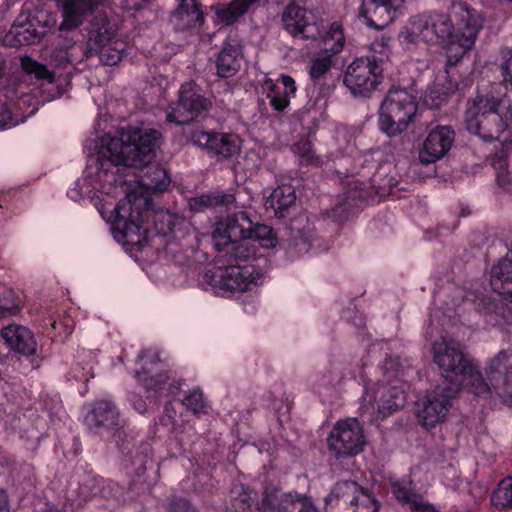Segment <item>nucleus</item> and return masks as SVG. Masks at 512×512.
<instances>
[{
	"label": "nucleus",
	"mask_w": 512,
	"mask_h": 512,
	"mask_svg": "<svg viewBox=\"0 0 512 512\" xmlns=\"http://www.w3.org/2000/svg\"><path fill=\"white\" fill-rule=\"evenodd\" d=\"M210 102L203 97L194 82L181 86L179 101L176 107L167 112V121L176 124H187L203 112L208 111Z\"/></svg>",
	"instance_id": "obj_18"
},
{
	"label": "nucleus",
	"mask_w": 512,
	"mask_h": 512,
	"mask_svg": "<svg viewBox=\"0 0 512 512\" xmlns=\"http://www.w3.org/2000/svg\"><path fill=\"white\" fill-rule=\"evenodd\" d=\"M497 247L505 250L506 255L491 267L490 285L495 293L512 303V247H508L502 240H498L488 248V255L492 253V249Z\"/></svg>",
	"instance_id": "obj_23"
},
{
	"label": "nucleus",
	"mask_w": 512,
	"mask_h": 512,
	"mask_svg": "<svg viewBox=\"0 0 512 512\" xmlns=\"http://www.w3.org/2000/svg\"><path fill=\"white\" fill-rule=\"evenodd\" d=\"M512 353L501 350L486 367L490 390L494 389L503 402L512 407Z\"/></svg>",
	"instance_id": "obj_20"
},
{
	"label": "nucleus",
	"mask_w": 512,
	"mask_h": 512,
	"mask_svg": "<svg viewBox=\"0 0 512 512\" xmlns=\"http://www.w3.org/2000/svg\"><path fill=\"white\" fill-rule=\"evenodd\" d=\"M383 72L382 58L360 57L347 66L343 83L354 96L369 97L383 82Z\"/></svg>",
	"instance_id": "obj_15"
},
{
	"label": "nucleus",
	"mask_w": 512,
	"mask_h": 512,
	"mask_svg": "<svg viewBox=\"0 0 512 512\" xmlns=\"http://www.w3.org/2000/svg\"><path fill=\"white\" fill-rule=\"evenodd\" d=\"M326 512H378L380 503L368 487L340 480L324 499Z\"/></svg>",
	"instance_id": "obj_14"
},
{
	"label": "nucleus",
	"mask_w": 512,
	"mask_h": 512,
	"mask_svg": "<svg viewBox=\"0 0 512 512\" xmlns=\"http://www.w3.org/2000/svg\"><path fill=\"white\" fill-rule=\"evenodd\" d=\"M512 120V106L505 96L478 95L466 112V128L484 141L499 140Z\"/></svg>",
	"instance_id": "obj_10"
},
{
	"label": "nucleus",
	"mask_w": 512,
	"mask_h": 512,
	"mask_svg": "<svg viewBox=\"0 0 512 512\" xmlns=\"http://www.w3.org/2000/svg\"><path fill=\"white\" fill-rule=\"evenodd\" d=\"M0 512H11L8 496L4 491H0Z\"/></svg>",
	"instance_id": "obj_57"
},
{
	"label": "nucleus",
	"mask_w": 512,
	"mask_h": 512,
	"mask_svg": "<svg viewBox=\"0 0 512 512\" xmlns=\"http://www.w3.org/2000/svg\"><path fill=\"white\" fill-rule=\"evenodd\" d=\"M296 203L295 190L290 185L275 188L265 201L266 210L272 209L275 217L281 219L289 215L290 209Z\"/></svg>",
	"instance_id": "obj_32"
},
{
	"label": "nucleus",
	"mask_w": 512,
	"mask_h": 512,
	"mask_svg": "<svg viewBox=\"0 0 512 512\" xmlns=\"http://www.w3.org/2000/svg\"><path fill=\"white\" fill-rule=\"evenodd\" d=\"M97 487L93 488L91 494L93 496L100 495L104 498L112 497L117 503L125 502L127 498L124 496L123 488L117 483L105 480L103 477H94Z\"/></svg>",
	"instance_id": "obj_39"
},
{
	"label": "nucleus",
	"mask_w": 512,
	"mask_h": 512,
	"mask_svg": "<svg viewBox=\"0 0 512 512\" xmlns=\"http://www.w3.org/2000/svg\"><path fill=\"white\" fill-rule=\"evenodd\" d=\"M44 512H62L57 506H49L47 505Z\"/></svg>",
	"instance_id": "obj_58"
},
{
	"label": "nucleus",
	"mask_w": 512,
	"mask_h": 512,
	"mask_svg": "<svg viewBox=\"0 0 512 512\" xmlns=\"http://www.w3.org/2000/svg\"><path fill=\"white\" fill-rule=\"evenodd\" d=\"M100 126H101L100 122H99V121H97V123H96V127H95V132H96V134L98 133V131H99V129H100Z\"/></svg>",
	"instance_id": "obj_63"
},
{
	"label": "nucleus",
	"mask_w": 512,
	"mask_h": 512,
	"mask_svg": "<svg viewBox=\"0 0 512 512\" xmlns=\"http://www.w3.org/2000/svg\"><path fill=\"white\" fill-rule=\"evenodd\" d=\"M389 43V38L382 37L380 40H376L371 44V49L376 52L382 53Z\"/></svg>",
	"instance_id": "obj_56"
},
{
	"label": "nucleus",
	"mask_w": 512,
	"mask_h": 512,
	"mask_svg": "<svg viewBox=\"0 0 512 512\" xmlns=\"http://www.w3.org/2000/svg\"><path fill=\"white\" fill-rule=\"evenodd\" d=\"M119 449L122 454V466L129 475H143L148 463L152 462L153 450L149 441H142L137 446L123 442Z\"/></svg>",
	"instance_id": "obj_25"
},
{
	"label": "nucleus",
	"mask_w": 512,
	"mask_h": 512,
	"mask_svg": "<svg viewBox=\"0 0 512 512\" xmlns=\"http://www.w3.org/2000/svg\"><path fill=\"white\" fill-rule=\"evenodd\" d=\"M85 423L95 434L113 432V435L121 437L123 427L120 412L112 401L101 399L93 402L85 416Z\"/></svg>",
	"instance_id": "obj_21"
},
{
	"label": "nucleus",
	"mask_w": 512,
	"mask_h": 512,
	"mask_svg": "<svg viewBox=\"0 0 512 512\" xmlns=\"http://www.w3.org/2000/svg\"><path fill=\"white\" fill-rule=\"evenodd\" d=\"M406 0H362L358 15L371 28L382 30L403 14Z\"/></svg>",
	"instance_id": "obj_19"
},
{
	"label": "nucleus",
	"mask_w": 512,
	"mask_h": 512,
	"mask_svg": "<svg viewBox=\"0 0 512 512\" xmlns=\"http://www.w3.org/2000/svg\"><path fill=\"white\" fill-rule=\"evenodd\" d=\"M404 367L405 365L398 356H387L383 362L382 369L384 374L395 373L397 375L404 370Z\"/></svg>",
	"instance_id": "obj_48"
},
{
	"label": "nucleus",
	"mask_w": 512,
	"mask_h": 512,
	"mask_svg": "<svg viewBox=\"0 0 512 512\" xmlns=\"http://www.w3.org/2000/svg\"><path fill=\"white\" fill-rule=\"evenodd\" d=\"M428 67H432V69L435 70L437 68L435 60H430L428 63Z\"/></svg>",
	"instance_id": "obj_61"
},
{
	"label": "nucleus",
	"mask_w": 512,
	"mask_h": 512,
	"mask_svg": "<svg viewBox=\"0 0 512 512\" xmlns=\"http://www.w3.org/2000/svg\"><path fill=\"white\" fill-rule=\"evenodd\" d=\"M257 1L258 0H233L228 5H217L213 7L216 20L224 25L233 24Z\"/></svg>",
	"instance_id": "obj_34"
},
{
	"label": "nucleus",
	"mask_w": 512,
	"mask_h": 512,
	"mask_svg": "<svg viewBox=\"0 0 512 512\" xmlns=\"http://www.w3.org/2000/svg\"><path fill=\"white\" fill-rule=\"evenodd\" d=\"M288 251L291 254L303 255L311 252V225L307 224L303 229L298 230L289 242Z\"/></svg>",
	"instance_id": "obj_40"
},
{
	"label": "nucleus",
	"mask_w": 512,
	"mask_h": 512,
	"mask_svg": "<svg viewBox=\"0 0 512 512\" xmlns=\"http://www.w3.org/2000/svg\"><path fill=\"white\" fill-rule=\"evenodd\" d=\"M470 214V211L468 208H462L460 212V217H466Z\"/></svg>",
	"instance_id": "obj_59"
},
{
	"label": "nucleus",
	"mask_w": 512,
	"mask_h": 512,
	"mask_svg": "<svg viewBox=\"0 0 512 512\" xmlns=\"http://www.w3.org/2000/svg\"><path fill=\"white\" fill-rule=\"evenodd\" d=\"M478 300L477 309L480 313L489 314L495 311L497 304L491 297L481 296Z\"/></svg>",
	"instance_id": "obj_51"
},
{
	"label": "nucleus",
	"mask_w": 512,
	"mask_h": 512,
	"mask_svg": "<svg viewBox=\"0 0 512 512\" xmlns=\"http://www.w3.org/2000/svg\"><path fill=\"white\" fill-rule=\"evenodd\" d=\"M88 374H89V371L87 370L86 372H83L81 377H78L75 375L76 378H78L79 380H82V379H87L88 377Z\"/></svg>",
	"instance_id": "obj_60"
},
{
	"label": "nucleus",
	"mask_w": 512,
	"mask_h": 512,
	"mask_svg": "<svg viewBox=\"0 0 512 512\" xmlns=\"http://www.w3.org/2000/svg\"><path fill=\"white\" fill-rule=\"evenodd\" d=\"M193 141L209 151L210 154L225 159L238 158L242 150L241 137L232 132H195Z\"/></svg>",
	"instance_id": "obj_22"
},
{
	"label": "nucleus",
	"mask_w": 512,
	"mask_h": 512,
	"mask_svg": "<svg viewBox=\"0 0 512 512\" xmlns=\"http://www.w3.org/2000/svg\"><path fill=\"white\" fill-rule=\"evenodd\" d=\"M131 404L133 405V408L140 414H143L146 412L147 410V404H146V401L140 397V396H137L135 394H133L130 398H129Z\"/></svg>",
	"instance_id": "obj_53"
},
{
	"label": "nucleus",
	"mask_w": 512,
	"mask_h": 512,
	"mask_svg": "<svg viewBox=\"0 0 512 512\" xmlns=\"http://www.w3.org/2000/svg\"><path fill=\"white\" fill-rule=\"evenodd\" d=\"M170 23L175 30L186 31L203 25L204 16L198 0H180L170 15Z\"/></svg>",
	"instance_id": "obj_27"
},
{
	"label": "nucleus",
	"mask_w": 512,
	"mask_h": 512,
	"mask_svg": "<svg viewBox=\"0 0 512 512\" xmlns=\"http://www.w3.org/2000/svg\"><path fill=\"white\" fill-rule=\"evenodd\" d=\"M63 7L61 29H71L79 26L86 13L98 6L104 0H58Z\"/></svg>",
	"instance_id": "obj_31"
},
{
	"label": "nucleus",
	"mask_w": 512,
	"mask_h": 512,
	"mask_svg": "<svg viewBox=\"0 0 512 512\" xmlns=\"http://www.w3.org/2000/svg\"><path fill=\"white\" fill-rule=\"evenodd\" d=\"M137 361L141 366L134 371V377L147 391L169 399L165 404V411L168 413L170 405L180 394L184 380L170 377L166 364L161 360L160 353L156 349H142L137 356Z\"/></svg>",
	"instance_id": "obj_11"
},
{
	"label": "nucleus",
	"mask_w": 512,
	"mask_h": 512,
	"mask_svg": "<svg viewBox=\"0 0 512 512\" xmlns=\"http://www.w3.org/2000/svg\"><path fill=\"white\" fill-rule=\"evenodd\" d=\"M168 512H197V509L184 497L175 496L168 502Z\"/></svg>",
	"instance_id": "obj_47"
},
{
	"label": "nucleus",
	"mask_w": 512,
	"mask_h": 512,
	"mask_svg": "<svg viewBox=\"0 0 512 512\" xmlns=\"http://www.w3.org/2000/svg\"><path fill=\"white\" fill-rule=\"evenodd\" d=\"M454 141L455 132L450 126L437 125L423 141L419 160H442L451 150Z\"/></svg>",
	"instance_id": "obj_24"
},
{
	"label": "nucleus",
	"mask_w": 512,
	"mask_h": 512,
	"mask_svg": "<svg viewBox=\"0 0 512 512\" xmlns=\"http://www.w3.org/2000/svg\"><path fill=\"white\" fill-rule=\"evenodd\" d=\"M292 150L295 156L303 160H313V144L308 138H301L293 144Z\"/></svg>",
	"instance_id": "obj_46"
},
{
	"label": "nucleus",
	"mask_w": 512,
	"mask_h": 512,
	"mask_svg": "<svg viewBox=\"0 0 512 512\" xmlns=\"http://www.w3.org/2000/svg\"><path fill=\"white\" fill-rule=\"evenodd\" d=\"M43 329L46 335L52 340L60 339L63 341L73 332V320L67 315H51L44 319Z\"/></svg>",
	"instance_id": "obj_36"
},
{
	"label": "nucleus",
	"mask_w": 512,
	"mask_h": 512,
	"mask_svg": "<svg viewBox=\"0 0 512 512\" xmlns=\"http://www.w3.org/2000/svg\"><path fill=\"white\" fill-rule=\"evenodd\" d=\"M379 398H375L378 413L383 417L391 415L393 412L403 408L406 402V393L397 386L382 385L377 393Z\"/></svg>",
	"instance_id": "obj_33"
},
{
	"label": "nucleus",
	"mask_w": 512,
	"mask_h": 512,
	"mask_svg": "<svg viewBox=\"0 0 512 512\" xmlns=\"http://www.w3.org/2000/svg\"><path fill=\"white\" fill-rule=\"evenodd\" d=\"M127 43L107 21L93 23L85 46L71 39L53 49L50 64L57 68L77 67L85 58L97 56L104 65L118 64L126 54Z\"/></svg>",
	"instance_id": "obj_8"
},
{
	"label": "nucleus",
	"mask_w": 512,
	"mask_h": 512,
	"mask_svg": "<svg viewBox=\"0 0 512 512\" xmlns=\"http://www.w3.org/2000/svg\"><path fill=\"white\" fill-rule=\"evenodd\" d=\"M491 503L498 510L512 509V476L498 483L491 494Z\"/></svg>",
	"instance_id": "obj_37"
},
{
	"label": "nucleus",
	"mask_w": 512,
	"mask_h": 512,
	"mask_svg": "<svg viewBox=\"0 0 512 512\" xmlns=\"http://www.w3.org/2000/svg\"><path fill=\"white\" fill-rule=\"evenodd\" d=\"M2 338L14 352L31 356L36 353L37 342L31 330L21 325H8L1 331Z\"/></svg>",
	"instance_id": "obj_28"
},
{
	"label": "nucleus",
	"mask_w": 512,
	"mask_h": 512,
	"mask_svg": "<svg viewBox=\"0 0 512 512\" xmlns=\"http://www.w3.org/2000/svg\"><path fill=\"white\" fill-rule=\"evenodd\" d=\"M21 70L13 73L9 78L5 77L3 69L0 66V97H4L11 102L13 100L23 101L30 104L36 100L32 93V88L28 83V78L37 80H46L52 84L55 80L53 72L29 56H23L20 59Z\"/></svg>",
	"instance_id": "obj_13"
},
{
	"label": "nucleus",
	"mask_w": 512,
	"mask_h": 512,
	"mask_svg": "<svg viewBox=\"0 0 512 512\" xmlns=\"http://www.w3.org/2000/svg\"><path fill=\"white\" fill-rule=\"evenodd\" d=\"M263 93L270 100L271 106L277 111L285 110L296 93L295 80L286 74L278 79L265 78L262 84Z\"/></svg>",
	"instance_id": "obj_26"
},
{
	"label": "nucleus",
	"mask_w": 512,
	"mask_h": 512,
	"mask_svg": "<svg viewBox=\"0 0 512 512\" xmlns=\"http://www.w3.org/2000/svg\"><path fill=\"white\" fill-rule=\"evenodd\" d=\"M350 167L337 168L338 179L345 184L337 203L326 210L327 219L338 226L356 217L370 202L372 191L377 194L391 193L393 189L409 190V185L426 178L439 177L444 182L450 173L448 163L442 162H348Z\"/></svg>",
	"instance_id": "obj_4"
},
{
	"label": "nucleus",
	"mask_w": 512,
	"mask_h": 512,
	"mask_svg": "<svg viewBox=\"0 0 512 512\" xmlns=\"http://www.w3.org/2000/svg\"><path fill=\"white\" fill-rule=\"evenodd\" d=\"M149 0H124L125 7L129 10H140Z\"/></svg>",
	"instance_id": "obj_55"
},
{
	"label": "nucleus",
	"mask_w": 512,
	"mask_h": 512,
	"mask_svg": "<svg viewBox=\"0 0 512 512\" xmlns=\"http://www.w3.org/2000/svg\"><path fill=\"white\" fill-rule=\"evenodd\" d=\"M286 30L297 39L309 40L318 52L310 58L309 75L313 82L325 79L333 65V58L345 45L342 26L334 22L326 30L322 20L296 5H289L283 14Z\"/></svg>",
	"instance_id": "obj_6"
},
{
	"label": "nucleus",
	"mask_w": 512,
	"mask_h": 512,
	"mask_svg": "<svg viewBox=\"0 0 512 512\" xmlns=\"http://www.w3.org/2000/svg\"><path fill=\"white\" fill-rule=\"evenodd\" d=\"M342 318L351 322L358 329H362L366 325L364 315L358 310L347 309L343 312Z\"/></svg>",
	"instance_id": "obj_50"
},
{
	"label": "nucleus",
	"mask_w": 512,
	"mask_h": 512,
	"mask_svg": "<svg viewBox=\"0 0 512 512\" xmlns=\"http://www.w3.org/2000/svg\"><path fill=\"white\" fill-rule=\"evenodd\" d=\"M19 309L17 297L12 290H5L0 295V318L14 315Z\"/></svg>",
	"instance_id": "obj_44"
},
{
	"label": "nucleus",
	"mask_w": 512,
	"mask_h": 512,
	"mask_svg": "<svg viewBox=\"0 0 512 512\" xmlns=\"http://www.w3.org/2000/svg\"><path fill=\"white\" fill-rule=\"evenodd\" d=\"M483 25V15L461 3L457 7L455 24L447 14L430 13L411 17L401 28L398 41L407 51L414 50L420 42L440 44L446 49V63L423 96L425 106L439 108L456 93L458 84L451 78L448 66L456 65L474 47Z\"/></svg>",
	"instance_id": "obj_2"
},
{
	"label": "nucleus",
	"mask_w": 512,
	"mask_h": 512,
	"mask_svg": "<svg viewBox=\"0 0 512 512\" xmlns=\"http://www.w3.org/2000/svg\"><path fill=\"white\" fill-rule=\"evenodd\" d=\"M50 27L47 14L42 10H23L4 37L6 45L22 46L38 43Z\"/></svg>",
	"instance_id": "obj_17"
},
{
	"label": "nucleus",
	"mask_w": 512,
	"mask_h": 512,
	"mask_svg": "<svg viewBox=\"0 0 512 512\" xmlns=\"http://www.w3.org/2000/svg\"><path fill=\"white\" fill-rule=\"evenodd\" d=\"M154 162H87L83 170L84 181L90 187L105 189L125 182L123 171L127 168L146 169L143 178L120 199L108 219L114 239L124 246L141 249L148 243L151 218L154 212L152 194L163 193L171 184L165 167L153 166Z\"/></svg>",
	"instance_id": "obj_1"
},
{
	"label": "nucleus",
	"mask_w": 512,
	"mask_h": 512,
	"mask_svg": "<svg viewBox=\"0 0 512 512\" xmlns=\"http://www.w3.org/2000/svg\"><path fill=\"white\" fill-rule=\"evenodd\" d=\"M308 512H320V511L313 504L312 507H311V511H308Z\"/></svg>",
	"instance_id": "obj_64"
},
{
	"label": "nucleus",
	"mask_w": 512,
	"mask_h": 512,
	"mask_svg": "<svg viewBox=\"0 0 512 512\" xmlns=\"http://www.w3.org/2000/svg\"><path fill=\"white\" fill-rule=\"evenodd\" d=\"M235 201L233 193H212L192 197L189 200V207L194 212H204L219 206H227Z\"/></svg>",
	"instance_id": "obj_35"
},
{
	"label": "nucleus",
	"mask_w": 512,
	"mask_h": 512,
	"mask_svg": "<svg viewBox=\"0 0 512 512\" xmlns=\"http://www.w3.org/2000/svg\"><path fill=\"white\" fill-rule=\"evenodd\" d=\"M215 246L232 244L229 264L208 269L203 284L215 295L230 297L236 291H245L251 284H261L265 275L267 258L258 253L256 243L262 248L275 247L277 237L272 227L252 219L245 210L229 213L221 218L212 233Z\"/></svg>",
	"instance_id": "obj_3"
},
{
	"label": "nucleus",
	"mask_w": 512,
	"mask_h": 512,
	"mask_svg": "<svg viewBox=\"0 0 512 512\" xmlns=\"http://www.w3.org/2000/svg\"><path fill=\"white\" fill-rule=\"evenodd\" d=\"M365 444L363 427L356 418L337 421L327 438L329 456L337 461L354 458Z\"/></svg>",
	"instance_id": "obj_16"
},
{
	"label": "nucleus",
	"mask_w": 512,
	"mask_h": 512,
	"mask_svg": "<svg viewBox=\"0 0 512 512\" xmlns=\"http://www.w3.org/2000/svg\"><path fill=\"white\" fill-rule=\"evenodd\" d=\"M433 362L438 366L444 382L427 391L417 410L419 423L430 430L445 421L453 400L466 388L476 397L490 396V387L478 368L466 358L459 344L442 337L432 345Z\"/></svg>",
	"instance_id": "obj_5"
},
{
	"label": "nucleus",
	"mask_w": 512,
	"mask_h": 512,
	"mask_svg": "<svg viewBox=\"0 0 512 512\" xmlns=\"http://www.w3.org/2000/svg\"><path fill=\"white\" fill-rule=\"evenodd\" d=\"M418 104L412 91L392 88L383 99L378 112L379 129L394 137L407 130L416 115Z\"/></svg>",
	"instance_id": "obj_12"
},
{
	"label": "nucleus",
	"mask_w": 512,
	"mask_h": 512,
	"mask_svg": "<svg viewBox=\"0 0 512 512\" xmlns=\"http://www.w3.org/2000/svg\"><path fill=\"white\" fill-rule=\"evenodd\" d=\"M44 409L48 411L50 415L57 414L58 410L61 408L60 400L57 396L55 398L51 399V406L48 405V403L43 400Z\"/></svg>",
	"instance_id": "obj_54"
},
{
	"label": "nucleus",
	"mask_w": 512,
	"mask_h": 512,
	"mask_svg": "<svg viewBox=\"0 0 512 512\" xmlns=\"http://www.w3.org/2000/svg\"><path fill=\"white\" fill-rule=\"evenodd\" d=\"M67 196L75 202L83 199V187L80 179L76 180L74 186L68 189Z\"/></svg>",
	"instance_id": "obj_52"
},
{
	"label": "nucleus",
	"mask_w": 512,
	"mask_h": 512,
	"mask_svg": "<svg viewBox=\"0 0 512 512\" xmlns=\"http://www.w3.org/2000/svg\"><path fill=\"white\" fill-rule=\"evenodd\" d=\"M326 219H322L318 221L319 226H311V253L319 254L329 250L331 245L332 235L320 234V229L322 228Z\"/></svg>",
	"instance_id": "obj_43"
},
{
	"label": "nucleus",
	"mask_w": 512,
	"mask_h": 512,
	"mask_svg": "<svg viewBox=\"0 0 512 512\" xmlns=\"http://www.w3.org/2000/svg\"><path fill=\"white\" fill-rule=\"evenodd\" d=\"M411 484L410 476L391 482L394 497L408 512H426L431 503L425 501L420 494L414 493Z\"/></svg>",
	"instance_id": "obj_30"
},
{
	"label": "nucleus",
	"mask_w": 512,
	"mask_h": 512,
	"mask_svg": "<svg viewBox=\"0 0 512 512\" xmlns=\"http://www.w3.org/2000/svg\"><path fill=\"white\" fill-rule=\"evenodd\" d=\"M347 378L355 379L356 375L351 370L347 371L342 363L330 362L327 374H323L319 380V386L334 387Z\"/></svg>",
	"instance_id": "obj_38"
},
{
	"label": "nucleus",
	"mask_w": 512,
	"mask_h": 512,
	"mask_svg": "<svg viewBox=\"0 0 512 512\" xmlns=\"http://www.w3.org/2000/svg\"><path fill=\"white\" fill-rule=\"evenodd\" d=\"M363 382H364V390H365V392L367 393V392H368V389H369V388H368V384H369V382H367V381H365V380H363Z\"/></svg>",
	"instance_id": "obj_62"
},
{
	"label": "nucleus",
	"mask_w": 512,
	"mask_h": 512,
	"mask_svg": "<svg viewBox=\"0 0 512 512\" xmlns=\"http://www.w3.org/2000/svg\"><path fill=\"white\" fill-rule=\"evenodd\" d=\"M242 57L241 41L237 38L227 39L216 59L217 74L220 77L233 76L241 67Z\"/></svg>",
	"instance_id": "obj_29"
},
{
	"label": "nucleus",
	"mask_w": 512,
	"mask_h": 512,
	"mask_svg": "<svg viewBox=\"0 0 512 512\" xmlns=\"http://www.w3.org/2000/svg\"><path fill=\"white\" fill-rule=\"evenodd\" d=\"M162 134L144 125H127L103 136L87 139L83 151L91 160H141L154 157L162 144Z\"/></svg>",
	"instance_id": "obj_7"
},
{
	"label": "nucleus",
	"mask_w": 512,
	"mask_h": 512,
	"mask_svg": "<svg viewBox=\"0 0 512 512\" xmlns=\"http://www.w3.org/2000/svg\"><path fill=\"white\" fill-rule=\"evenodd\" d=\"M181 404L195 415L208 413L209 406L204 399L202 390L198 387L186 392Z\"/></svg>",
	"instance_id": "obj_41"
},
{
	"label": "nucleus",
	"mask_w": 512,
	"mask_h": 512,
	"mask_svg": "<svg viewBox=\"0 0 512 512\" xmlns=\"http://www.w3.org/2000/svg\"><path fill=\"white\" fill-rule=\"evenodd\" d=\"M19 196L20 191L18 189H10L8 191L0 192V208L10 209Z\"/></svg>",
	"instance_id": "obj_49"
},
{
	"label": "nucleus",
	"mask_w": 512,
	"mask_h": 512,
	"mask_svg": "<svg viewBox=\"0 0 512 512\" xmlns=\"http://www.w3.org/2000/svg\"><path fill=\"white\" fill-rule=\"evenodd\" d=\"M312 505L311 498L304 494L266 487L259 506L257 493L253 489L234 482L230 489L227 512H308Z\"/></svg>",
	"instance_id": "obj_9"
},
{
	"label": "nucleus",
	"mask_w": 512,
	"mask_h": 512,
	"mask_svg": "<svg viewBox=\"0 0 512 512\" xmlns=\"http://www.w3.org/2000/svg\"><path fill=\"white\" fill-rule=\"evenodd\" d=\"M500 69L505 89H512V49H503L501 51Z\"/></svg>",
	"instance_id": "obj_45"
},
{
	"label": "nucleus",
	"mask_w": 512,
	"mask_h": 512,
	"mask_svg": "<svg viewBox=\"0 0 512 512\" xmlns=\"http://www.w3.org/2000/svg\"><path fill=\"white\" fill-rule=\"evenodd\" d=\"M495 171L496 182L503 191L512 193V162H490Z\"/></svg>",
	"instance_id": "obj_42"
}]
</instances>
